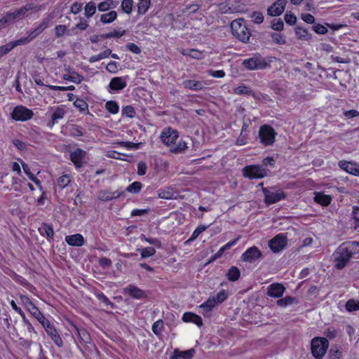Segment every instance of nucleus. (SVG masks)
I'll return each instance as SVG.
<instances>
[{
	"mask_svg": "<svg viewBox=\"0 0 359 359\" xmlns=\"http://www.w3.org/2000/svg\"><path fill=\"white\" fill-rule=\"evenodd\" d=\"M358 253H359V242H344L333 254L334 267L339 270L344 269L351 258Z\"/></svg>",
	"mask_w": 359,
	"mask_h": 359,
	"instance_id": "1",
	"label": "nucleus"
},
{
	"mask_svg": "<svg viewBox=\"0 0 359 359\" xmlns=\"http://www.w3.org/2000/svg\"><path fill=\"white\" fill-rule=\"evenodd\" d=\"M277 60L278 58L276 57H264L261 53L256 52L253 53L251 57L245 59L242 65L248 70H263L271 69V63Z\"/></svg>",
	"mask_w": 359,
	"mask_h": 359,
	"instance_id": "2",
	"label": "nucleus"
},
{
	"mask_svg": "<svg viewBox=\"0 0 359 359\" xmlns=\"http://www.w3.org/2000/svg\"><path fill=\"white\" fill-rule=\"evenodd\" d=\"M232 34L239 41L246 43L251 36L245 22L243 19L234 20L231 22Z\"/></svg>",
	"mask_w": 359,
	"mask_h": 359,
	"instance_id": "3",
	"label": "nucleus"
},
{
	"mask_svg": "<svg viewBox=\"0 0 359 359\" xmlns=\"http://www.w3.org/2000/svg\"><path fill=\"white\" fill-rule=\"evenodd\" d=\"M277 133L275 129L269 124H264L259 127L258 137L259 142L264 147L271 146L276 142Z\"/></svg>",
	"mask_w": 359,
	"mask_h": 359,
	"instance_id": "4",
	"label": "nucleus"
},
{
	"mask_svg": "<svg viewBox=\"0 0 359 359\" xmlns=\"http://www.w3.org/2000/svg\"><path fill=\"white\" fill-rule=\"evenodd\" d=\"M66 114L65 108L63 105L49 107L48 111L46 113V117L48 120L47 126L49 128L59 123L64 118Z\"/></svg>",
	"mask_w": 359,
	"mask_h": 359,
	"instance_id": "5",
	"label": "nucleus"
},
{
	"mask_svg": "<svg viewBox=\"0 0 359 359\" xmlns=\"http://www.w3.org/2000/svg\"><path fill=\"white\" fill-rule=\"evenodd\" d=\"M329 341L325 337H314L311 342V349L313 356L316 359L322 358L326 353Z\"/></svg>",
	"mask_w": 359,
	"mask_h": 359,
	"instance_id": "6",
	"label": "nucleus"
},
{
	"mask_svg": "<svg viewBox=\"0 0 359 359\" xmlns=\"http://www.w3.org/2000/svg\"><path fill=\"white\" fill-rule=\"evenodd\" d=\"M268 170L259 164L248 165L243 168V176L250 180L262 179L267 175Z\"/></svg>",
	"mask_w": 359,
	"mask_h": 359,
	"instance_id": "7",
	"label": "nucleus"
},
{
	"mask_svg": "<svg viewBox=\"0 0 359 359\" xmlns=\"http://www.w3.org/2000/svg\"><path fill=\"white\" fill-rule=\"evenodd\" d=\"M39 323L43 326L47 334L50 337L54 344L59 348L62 347L64 344L63 340L54 324L46 318Z\"/></svg>",
	"mask_w": 359,
	"mask_h": 359,
	"instance_id": "8",
	"label": "nucleus"
},
{
	"mask_svg": "<svg viewBox=\"0 0 359 359\" xmlns=\"http://www.w3.org/2000/svg\"><path fill=\"white\" fill-rule=\"evenodd\" d=\"M33 116V111L22 104L15 107L11 113V118L15 121L25 122L32 119Z\"/></svg>",
	"mask_w": 359,
	"mask_h": 359,
	"instance_id": "9",
	"label": "nucleus"
},
{
	"mask_svg": "<svg viewBox=\"0 0 359 359\" xmlns=\"http://www.w3.org/2000/svg\"><path fill=\"white\" fill-rule=\"evenodd\" d=\"M36 7L33 6L31 4H27L20 8L16 9L13 12H8L5 14L6 20L8 25L15 21L25 18L26 13L31 10L34 9Z\"/></svg>",
	"mask_w": 359,
	"mask_h": 359,
	"instance_id": "10",
	"label": "nucleus"
},
{
	"mask_svg": "<svg viewBox=\"0 0 359 359\" xmlns=\"http://www.w3.org/2000/svg\"><path fill=\"white\" fill-rule=\"evenodd\" d=\"M287 244V238L285 233H278L269 241V247L273 252L282 251Z\"/></svg>",
	"mask_w": 359,
	"mask_h": 359,
	"instance_id": "11",
	"label": "nucleus"
},
{
	"mask_svg": "<svg viewBox=\"0 0 359 359\" xmlns=\"http://www.w3.org/2000/svg\"><path fill=\"white\" fill-rule=\"evenodd\" d=\"M262 257L261 250L256 246L248 248L241 255V260L243 262L253 264Z\"/></svg>",
	"mask_w": 359,
	"mask_h": 359,
	"instance_id": "12",
	"label": "nucleus"
},
{
	"mask_svg": "<svg viewBox=\"0 0 359 359\" xmlns=\"http://www.w3.org/2000/svg\"><path fill=\"white\" fill-rule=\"evenodd\" d=\"M87 152L80 148H77L69 154V159L76 168V169L81 168L86 163Z\"/></svg>",
	"mask_w": 359,
	"mask_h": 359,
	"instance_id": "13",
	"label": "nucleus"
},
{
	"mask_svg": "<svg viewBox=\"0 0 359 359\" xmlns=\"http://www.w3.org/2000/svg\"><path fill=\"white\" fill-rule=\"evenodd\" d=\"M262 192L264 196V203L267 205H272L280 201L284 200L287 196L285 192L280 190L274 192L269 191L266 188H263Z\"/></svg>",
	"mask_w": 359,
	"mask_h": 359,
	"instance_id": "14",
	"label": "nucleus"
},
{
	"mask_svg": "<svg viewBox=\"0 0 359 359\" xmlns=\"http://www.w3.org/2000/svg\"><path fill=\"white\" fill-rule=\"evenodd\" d=\"M179 137L178 132L171 128L164 129L161 134V139L167 146L174 145Z\"/></svg>",
	"mask_w": 359,
	"mask_h": 359,
	"instance_id": "15",
	"label": "nucleus"
},
{
	"mask_svg": "<svg viewBox=\"0 0 359 359\" xmlns=\"http://www.w3.org/2000/svg\"><path fill=\"white\" fill-rule=\"evenodd\" d=\"M124 294L135 299H142L147 297V292L135 285L130 284L123 290Z\"/></svg>",
	"mask_w": 359,
	"mask_h": 359,
	"instance_id": "16",
	"label": "nucleus"
},
{
	"mask_svg": "<svg viewBox=\"0 0 359 359\" xmlns=\"http://www.w3.org/2000/svg\"><path fill=\"white\" fill-rule=\"evenodd\" d=\"M338 165L346 172L359 177V165L357 163L341 160L339 161Z\"/></svg>",
	"mask_w": 359,
	"mask_h": 359,
	"instance_id": "17",
	"label": "nucleus"
},
{
	"mask_svg": "<svg viewBox=\"0 0 359 359\" xmlns=\"http://www.w3.org/2000/svg\"><path fill=\"white\" fill-rule=\"evenodd\" d=\"M208 83L205 81H196L194 79H186L182 81V86L184 88L193 90L199 91L205 88V86Z\"/></svg>",
	"mask_w": 359,
	"mask_h": 359,
	"instance_id": "18",
	"label": "nucleus"
},
{
	"mask_svg": "<svg viewBox=\"0 0 359 359\" xmlns=\"http://www.w3.org/2000/svg\"><path fill=\"white\" fill-rule=\"evenodd\" d=\"M286 4V0H277L271 6L268 8V15L273 17L280 15L283 13Z\"/></svg>",
	"mask_w": 359,
	"mask_h": 359,
	"instance_id": "19",
	"label": "nucleus"
},
{
	"mask_svg": "<svg viewBox=\"0 0 359 359\" xmlns=\"http://www.w3.org/2000/svg\"><path fill=\"white\" fill-rule=\"evenodd\" d=\"M74 331L76 332L80 343L83 346L86 347L88 344H90L92 341L91 337L89 332L83 327L73 325Z\"/></svg>",
	"mask_w": 359,
	"mask_h": 359,
	"instance_id": "20",
	"label": "nucleus"
},
{
	"mask_svg": "<svg viewBox=\"0 0 359 359\" xmlns=\"http://www.w3.org/2000/svg\"><path fill=\"white\" fill-rule=\"evenodd\" d=\"M285 291V287L282 283H274L268 286L267 294L273 298H280Z\"/></svg>",
	"mask_w": 359,
	"mask_h": 359,
	"instance_id": "21",
	"label": "nucleus"
},
{
	"mask_svg": "<svg viewBox=\"0 0 359 359\" xmlns=\"http://www.w3.org/2000/svg\"><path fill=\"white\" fill-rule=\"evenodd\" d=\"M127 86L126 81L123 77H114L109 83V91L110 93L119 91L125 88Z\"/></svg>",
	"mask_w": 359,
	"mask_h": 359,
	"instance_id": "22",
	"label": "nucleus"
},
{
	"mask_svg": "<svg viewBox=\"0 0 359 359\" xmlns=\"http://www.w3.org/2000/svg\"><path fill=\"white\" fill-rule=\"evenodd\" d=\"M65 241L69 245L74 247H81L85 243L84 238L81 233L67 236Z\"/></svg>",
	"mask_w": 359,
	"mask_h": 359,
	"instance_id": "23",
	"label": "nucleus"
},
{
	"mask_svg": "<svg viewBox=\"0 0 359 359\" xmlns=\"http://www.w3.org/2000/svg\"><path fill=\"white\" fill-rule=\"evenodd\" d=\"M38 231L41 236L46 237L48 241L53 240L54 230L51 224L43 222L41 226L39 227Z\"/></svg>",
	"mask_w": 359,
	"mask_h": 359,
	"instance_id": "24",
	"label": "nucleus"
},
{
	"mask_svg": "<svg viewBox=\"0 0 359 359\" xmlns=\"http://www.w3.org/2000/svg\"><path fill=\"white\" fill-rule=\"evenodd\" d=\"M314 201L323 207L328 206L332 202V196L323 192H315Z\"/></svg>",
	"mask_w": 359,
	"mask_h": 359,
	"instance_id": "25",
	"label": "nucleus"
},
{
	"mask_svg": "<svg viewBox=\"0 0 359 359\" xmlns=\"http://www.w3.org/2000/svg\"><path fill=\"white\" fill-rule=\"evenodd\" d=\"M182 320L186 323H192L198 327L203 325L202 318L200 316L191 312L184 313L182 316Z\"/></svg>",
	"mask_w": 359,
	"mask_h": 359,
	"instance_id": "26",
	"label": "nucleus"
},
{
	"mask_svg": "<svg viewBox=\"0 0 359 359\" xmlns=\"http://www.w3.org/2000/svg\"><path fill=\"white\" fill-rule=\"evenodd\" d=\"M179 52L184 56H189L191 58L196 60H201L205 56L203 51L195 48H182L179 50Z\"/></svg>",
	"mask_w": 359,
	"mask_h": 359,
	"instance_id": "27",
	"label": "nucleus"
},
{
	"mask_svg": "<svg viewBox=\"0 0 359 359\" xmlns=\"http://www.w3.org/2000/svg\"><path fill=\"white\" fill-rule=\"evenodd\" d=\"M121 196L118 191H109L107 190H101L98 193V198L102 201H109L112 199H116Z\"/></svg>",
	"mask_w": 359,
	"mask_h": 359,
	"instance_id": "28",
	"label": "nucleus"
},
{
	"mask_svg": "<svg viewBox=\"0 0 359 359\" xmlns=\"http://www.w3.org/2000/svg\"><path fill=\"white\" fill-rule=\"evenodd\" d=\"M194 353L195 351L192 348L182 351L175 349L173 351L171 359H191L194 357Z\"/></svg>",
	"mask_w": 359,
	"mask_h": 359,
	"instance_id": "29",
	"label": "nucleus"
},
{
	"mask_svg": "<svg viewBox=\"0 0 359 359\" xmlns=\"http://www.w3.org/2000/svg\"><path fill=\"white\" fill-rule=\"evenodd\" d=\"M32 316L36 318L39 323L43 320L46 317L40 309L33 303L25 309Z\"/></svg>",
	"mask_w": 359,
	"mask_h": 359,
	"instance_id": "30",
	"label": "nucleus"
},
{
	"mask_svg": "<svg viewBox=\"0 0 359 359\" xmlns=\"http://www.w3.org/2000/svg\"><path fill=\"white\" fill-rule=\"evenodd\" d=\"M74 106L82 114H88V103L81 98H76L74 102Z\"/></svg>",
	"mask_w": 359,
	"mask_h": 359,
	"instance_id": "31",
	"label": "nucleus"
},
{
	"mask_svg": "<svg viewBox=\"0 0 359 359\" xmlns=\"http://www.w3.org/2000/svg\"><path fill=\"white\" fill-rule=\"evenodd\" d=\"M117 18V13L115 11H111L107 13L100 15V20L103 24H109L114 22Z\"/></svg>",
	"mask_w": 359,
	"mask_h": 359,
	"instance_id": "32",
	"label": "nucleus"
},
{
	"mask_svg": "<svg viewBox=\"0 0 359 359\" xmlns=\"http://www.w3.org/2000/svg\"><path fill=\"white\" fill-rule=\"evenodd\" d=\"M241 276V271L236 266H231L226 273V278L229 280L235 282L239 279Z\"/></svg>",
	"mask_w": 359,
	"mask_h": 359,
	"instance_id": "33",
	"label": "nucleus"
},
{
	"mask_svg": "<svg viewBox=\"0 0 359 359\" xmlns=\"http://www.w3.org/2000/svg\"><path fill=\"white\" fill-rule=\"evenodd\" d=\"M295 34L299 39L308 41L311 39L312 35L307 29L297 27L295 29Z\"/></svg>",
	"mask_w": 359,
	"mask_h": 359,
	"instance_id": "34",
	"label": "nucleus"
},
{
	"mask_svg": "<svg viewBox=\"0 0 359 359\" xmlns=\"http://www.w3.org/2000/svg\"><path fill=\"white\" fill-rule=\"evenodd\" d=\"M105 109L111 114H117L119 111V105L115 100L107 101L104 105Z\"/></svg>",
	"mask_w": 359,
	"mask_h": 359,
	"instance_id": "35",
	"label": "nucleus"
},
{
	"mask_svg": "<svg viewBox=\"0 0 359 359\" xmlns=\"http://www.w3.org/2000/svg\"><path fill=\"white\" fill-rule=\"evenodd\" d=\"M151 6V0H139L137 4V13L139 15H144Z\"/></svg>",
	"mask_w": 359,
	"mask_h": 359,
	"instance_id": "36",
	"label": "nucleus"
},
{
	"mask_svg": "<svg viewBox=\"0 0 359 359\" xmlns=\"http://www.w3.org/2000/svg\"><path fill=\"white\" fill-rule=\"evenodd\" d=\"M216 306L215 299L212 297L208 298L205 302L200 305V308L203 309V313L210 312Z\"/></svg>",
	"mask_w": 359,
	"mask_h": 359,
	"instance_id": "37",
	"label": "nucleus"
},
{
	"mask_svg": "<svg viewBox=\"0 0 359 359\" xmlns=\"http://www.w3.org/2000/svg\"><path fill=\"white\" fill-rule=\"evenodd\" d=\"M62 79L65 81H72L75 83H80L83 80L82 76L75 72H73L70 74H63Z\"/></svg>",
	"mask_w": 359,
	"mask_h": 359,
	"instance_id": "38",
	"label": "nucleus"
},
{
	"mask_svg": "<svg viewBox=\"0 0 359 359\" xmlns=\"http://www.w3.org/2000/svg\"><path fill=\"white\" fill-rule=\"evenodd\" d=\"M233 93L236 95H254V93L252 90L245 85H241L238 87L235 88L233 90Z\"/></svg>",
	"mask_w": 359,
	"mask_h": 359,
	"instance_id": "39",
	"label": "nucleus"
},
{
	"mask_svg": "<svg viewBox=\"0 0 359 359\" xmlns=\"http://www.w3.org/2000/svg\"><path fill=\"white\" fill-rule=\"evenodd\" d=\"M121 115L123 117L133 118L136 116L137 113L134 107L132 105H126L122 108Z\"/></svg>",
	"mask_w": 359,
	"mask_h": 359,
	"instance_id": "40",
	"label": "nucleus"
},
{
	"mask_svg": "<svg viewBox=\"0 0 359 359\" xmlns=\"http://www.w3.org/2000/svg\"><path fill=\"white\" fill-rule=\"evenodd\" d=\"M71 176L68 174H63L57 180V184L60 189L67 187L71 182Z\"/></svg>",
	"mask_w": 359,
	"mask_h": 359,
	"instance_id": "41",
	"label": "nucleus"
},
{
	"mask_svg": "<svg viewBox=\"0 0 359 359\" xmlns=\"http://www.w3.org/2000/svg\"><path fill=\"white\" fill-rule=\"evenodd\" d=\"M187 149V143L184 140H180L177 144H175L170 148V151L175 154L181 153Z\"/></svg>",
	"mask_w": 359,
	"mask_h": 359,
	"instance_id": "42",
	"label": "nucleus"
},
{
	"mask_svg": "<svg viewBox=\"0 0 359 359\" xmlns=\"http://www.w3.org/2000/svg\"><path fill=\"white\" fill-rule=\"evenodd\" d=\"M97 6L95 3L90 1L87 3L84 7L85 15L89 18H91L96 12Z\"/></svg>",
	"mask_w": 359,
	"mask_h": 359,
	"instance_id": "43",
	"label": "nucleus"
},
{
	"mask_svg": "<svg viewBox=\"0 0 359 359\" xmlns=\"http://www.w3.org/2000/svg\"><path fill=\"white\" fill-rule=\"evenodd\" d=\"M26 180L25 179H20L18 177H13L12 179V189H13L15 191L18 192H22V184H25Z\"/></svg>",
	"mask_w": 359,
	"mask_h": 359,
	"instance_id": "44",
	"label": "nucleus"
},
{
	"mask_svg": "<svg viewBox=\"0 0 359 359\" xmlns=\"http://www.w3.org/2000/svg\"><path fill=\"white\" fill-rule=\"evenodd\" d=\"M294 302H296L294 297L292 296H286L284 298L277 300L276 304L280 307L285 308Z\"/></svg>",
	"mask_w": 359,
	"mask_h": 359,
	"instance_id": "45",
	"label": "nucleus"
},
{
	"mask_svg": "<svg viewBox=\"0 0 359 359\" xmlns=\"http://www.w3.org/2000/svg\"><path fill=\"white\" fill-rule=\"evenodd\" d=\"M141 240L142 241H145V242L154 245L156 248H158V249L162 248L161 241L158 238H151V237H146L144 235H142Z\"/></svg>",
	"mask_w": 359,
	"mask_h": 359,
	"instance_id": "46",
	"label": "nucleus"
},
{
	"mask_svg": "<svg viewBox=\"0 0 359 359\" xmlns=\"http://www.w3.org/2000/svg\"><path fill=\"white\" fill-rule=\"evenodd\" d=\"M142 188V184L141 182H134L126 187V191L131 194H137L140 191Z\"/></svg>",
	"mask_w": 359,
	"mask_h": 359,
	"instance_id": "47",
	"label": "nucleus"
},
{
	"mask_svg": "<svg viewBox=\"0 0 359 359\" xmlns=\"http://www.w3.org/2000/svg\"><path fill=\"white\" fill-rule=\"evenodd\" d=\"M164 328V323L163 320H158L152 325V331L156 336L161 334V332Z\"/></svg>",
	"mask_w": 359,
	"mask_h": 359,
	"instance_id": "48",
	"label": "nucleus"
},
{
	"mask_svg": "<svg viewBox=\"0 0 359 359\" xmlns=\"http://www.w3.org/2000/svg\"><path fill=\"white\" fill-rule=\"evenodd\" d=\"M346 309L348 312H353L359 310V302H356L351 299L346 302L345 305Z\"/></svg>",
	"mask_w": 359,
	"mask_h": 359,
	"instance_id": "49",
	"label": "nucleus"
},
{
	"mask_svg": "<svg viewBox=\"0 0 359 359\" xmlns=\"http://www.w3.org/2000/svg\"><path fill=\"white\" fill-rule=\"evenodd\" d=\"M133 0H123L121 2V9L127 14H130L133 7Z\"/></svg>",
	"mask_w": 359,
	"mask_h": 359,
	"instance_id": "50",
	"label": "nucleus"
},
{
	"mask_svg": "<svg viewBox=\"0 0 359 359\" xmlns=\"http://www.w3.org/2000/svg\"><path fill=\"white\" fill-rule=\"evenodd\" d=\"M156 254V250L153 247H146L141 250L140 255L142 259L149 258Z\"/></svg>",
	"mask_w": 359,
	"mask_h": 359,
	"instance_id": "51",
	"label": "nucleus"
},
{
	"mask_svg": "<svg viewBox=\"0 0 359 359\" xmlns=\"http://www.w3.org/2000/svg\"><path fill=\"white\" fill-rule=\"evenodd\" d=\"M208 228V226H205V225H199L198 226L195 230L193 231L191 237L189 238V241H195L198 236L199 235L203 233V231H205Z\"/></svg>",
	"mask_w": 359,
	"mask_h": 359,
	"instance_id": "52",
	"label": "nucleus"
},
{
	"mask_svg": "<svg viewBox=\"0 0 359 359\" xmlns=\"http://www.w3.org/2000/svg\"><path fill=\"white\" fill-rule=\"evenodd\" d=\"M228 297V292L225 290H221L215 296L212 298L215 299L216 304L217 303L224 302Z\"/></svg>",
	"mask_w": 359,
	"mask_h": 359,
	"instance_id": "53",
	"label": "nucleus"
},
{
	"mask_svg": "<svg viewBox=\"0 0 359 359\" xmlns=\"http://www.w3.org/2000/svg\"><path fill=\"white\" fill-rule=\"evenodd\" d=\"M271 28L275 31H282L284 27L283 21L280 18H274L271 21Z\"/></svg>",
	"mask_w": 359,
	"mask_h": 359,
	"instance_id": "54",
	"label": "nucleus"
},
{
	"mask_svg": "<svg viewBox=\"0 0 359 359\" xmlns=\"http://www.w3.org/2000/svg\"><path fill=\"white\" fill-rule=\"evenodd\" d=\"M248 134L244 133V126H242L241 133L236 140V144L241 146L248 143Z\"/></svg>",
	"mask_w": 359,
	"mask_h": 359,
	"instance_id": "55",
	"label": "nucleus"
},
{
	"mask_svg": "<svg viewBox=\"0 0 359 359\" xmlns=\"http://www.w3.org/2000/svg\"><path fill=\"white\" fill-rule=\"evenodd\" d=\"M271 38L274 43L280 45L285 43V36L280 33H273L271 34Z\"/></svg>",
	"mask_w": 359,
	"mask_h": 359,
	"instance_id": "56",
	"label": "nucleus"
},
{
	"mask_svg": "<svg viewBox=\"0 0 359 359\" xmlns=\"http://www.w3.org/2000/svg\"><path fill=\"white\" fill-rule=\"evenodd\" d=\"M31 41H32V40L31 39V38L28 35L26 37H22L20 39H18L14 41H10V42H11V43L12 45L13 48H14L15 47H16L18 46L28 43Z\"/></svg>",
	"mask_w": 359,
	"mask_h": 359,
	"instance_id": "57",
	"label": "nucleus"
},
{
	"mask_svg": "<svg viewBox=\"0 0 359 359\" xmlns=\"http://www.w3.org/2000/svg\"><path fill=\"white\" fill-rule=\"evenodd\" d=\"M126 48L127 50L134 53V54H140L141 53V48L140 47H139L137 44L134 43H128L126 45Z\"/></svg>",
	"mask_w": 359,
	"mask_h": 359,
	"instance_id": "58",
	"label": "nucleus"
},
{
	"mask_svg": "<svg viewBox=\"0 0 359 359\" xmlns=\"http://www.w3.org/2000/svg\"><path fill=\"white\" fill-rule=\"evenodd\" d=\"M359 206H353L352 211V217L354 220V228L355 229H359Z\"/></svg>",
	"mask_w": 359,
	"mask_h": 359,
	"instance_id": "59",
	"label": "nucleus"
},
{
	"mask_svg": "<svg viewBox=\"0 0 359 359\" xmlns=\"http://www.w3.org/2000/svg\"><path fill=\"white\" fill-rule=\"evenodd\" d=\"M285 21L289 25H294L297 22V17L291 12H287L285 15Z\"/></svg>",
	"mask_w": 359,
	"mask_h": 359,
	"instance_id": "60",
	"label": "nucleus"
},
{
	"mask_svg": "<svg viewBox=\"0 0 359 359\" xmlns=\"http://www.w3.org/2000/svg\"><path fill=\"white\" fill-rule=\"evenodd\" d=\"M53 18V17L51 14H48L46 17H44L41 23L39 24L40 28L44 30L46 28H48Z\"/></svg>",
	"mask_w": 359,
	"mask_h": 359,
	"instance_id": "61",
	"label": "nucleus"
},
{
	"mask_svg": "<svg viewBox=\"0 0 359 359\" xmlns=\"http://www.w3.org/2000/svg\"><path fill=\"white\" fill-rule=\"evenodd\" d=\"M312 29L316 34H325L328 32L327 28L321 24L314 25Z\"/></svg>",
	"mask_w": 359,
	"mask_h": 359,
	"instance_id": "62",
	"label": "nucleus"
},
{
	"mask_svg": "<svg viewBox=\"0 0 359 359\" xmlns=\"http://www.w3.org/2000/svg\"><path fill=\"white\" fill-rule=\"evenodd\" d=\"M67 32V27L65 25H59L55 27V34L56 37H61Z\"/></svg>",
	"mask_w": 359,
	"mask_h": 359,
	"instance_id": "63",
	"label": "nucleus"
},
{
	"mask_svg": "<svg viewBox=\"0 0 359 359\" xmlns=\"http://www.w3.org/2000/svg\"><path fill=\"white\" fill-rule=\"evenodd\" d=\"M19 298L21 304L25 306V309L27 306H29L32 304V303H33V302L28 295L20 294Z\"/></svg>",
	"mask_w": 359,
	"mask_h": 359,
	"instance_id": "64",
	"label": "nucleus"
}]
</instances>
